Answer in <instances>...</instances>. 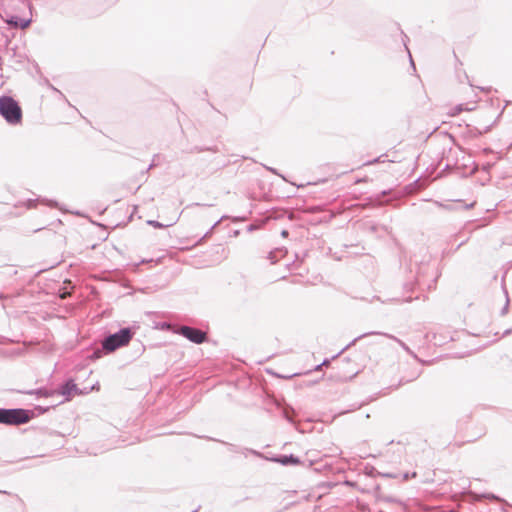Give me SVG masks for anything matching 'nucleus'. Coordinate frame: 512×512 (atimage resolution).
Wrapping results in <instances>:
<instances>
[{
  "instance_id": "1",
  "label": "nucleus",
  "mask_w": 512,
  "mask_h": 512,
  "mask_svg": "<svg viewBox=\"0 0 512 512\" xmlns=\"http://www.w3.org/2000/svg\"><path fill=\"white\" fill-rule=\"evenodd\" d=\"M0 113L11 124H17L22 119V110L11 97L0 98Z\"/></svg>"
},
{
  "instance_id": "2",
  "label": "nucleus",
  "mask_w": 512,
  "mask_h": 512,
  "mask_svg": "<svg viewBox=\"0 0 512 512\" xmlns=\"http://www.w3.org/2000/svg\"><path fill=\"white\" fill-rule=\"evenodd\" d=\"M30 415L24 409H0V423L7 425H20L27 423Z\"/></svg>"
},
{
  "instance_id": "3",
  "label": "nucleus",
  "mask_w": 512,
  "mask_h": 512,
  "mask_svg": "<svg viewBox=\"0 0 512 512\" xmlns=\"http://www.w3.org/2000/svg\"><path fill=\"white\" fill-rule=\"evenodd\" d=\"M131 340V333L128 329H122L120 332L110 335L103 342V348L109 352L119 347L127 345Z\"/></svg>"
},
{
  "instance_id": "4",
  "label": "nucleus",
  "mask_w": 512,
  "mask_h": 512,
  "mask_svg": "<svg viewBox=\"0 0 512 512\" xmlns=\"http://www.w3.org/2000/svg\"><path fill=\"white\" fill-rule=\"evenodd\" d=\"M178 333L189 339L191 342L201 344L206 340V333L200 329L192 328L189 326H182Z\"/></svg>"
},
{
  "instance_id": "5",
  "label": "nucleus",
  "mask_w": 512,
  "mask_h": 512,
  "mask_svg": "<svg viewBox=\"0 0 512 512\" xmlns=\"http://www.w3.org/2000/svg\"><path fill=\"white\" fill-rule=\"evenodd\" d=\"M77 386L72 381L65 383L60 389L56 390V395H61L63 399L59 403L70 401L77 394Z\"/></svg>"
},
{
  "instance_id": "6",
  "label": "nucleus",
  "mask_w": 512,
  "mask_h": 512,
  "mask_svg": "<svg viewBox=\"0 0 512 512\" xmlns=\"http://www.w3.org/2000/svg\"><path fill=\"white\" fill-rule=\"evenodd\" d=\"M274 461L281 463L282 465H298L300 463L299 459L294 456H282L274 459Z\"/></svg>"
},
{
  "instance_id": "7",
  "label": "nucleus",
  "mask_w": 512,
  "mask_h": 512,
  "mask_svg": "<svg viewBox=\"0 0 512 512\" xmlns=\"http://www.w3.org/2000/svg\"><path fill=\"white\" fill-rule=\"evenodd\" d=\"M56 392V390L39 389L35 392V394L39 397H52L56 395Z\"/></svg>"
},
{
  "instance_id": "8",
  "label": "nucleus",
  "mask_w": 512,
  "mask_h": 512,
  "mask_svg": "<svg viewBox=\"0 0 512 512\" xmlns=\"http://www.w3.org/2000/svg\"><path fill=\"white\" fill-rule=\"evenodd\" d=\"M15 26H19L22 29H25L29 25V21H21V23L15 22Z\"/></svg>"
}]
</instances>
